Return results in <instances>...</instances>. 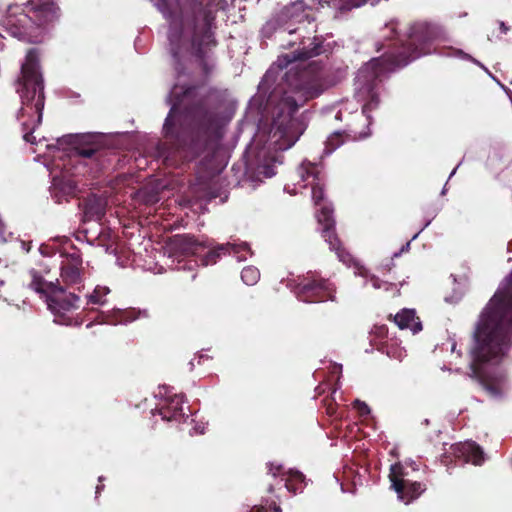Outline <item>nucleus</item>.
Returning <instances> with one entry per match:
<instances>
[{
    "label": "nucleus",
    "mask_w": 512,
    "mask_h": 512,
    "mask_svg": "<svg viewBox=\"0 0 512 512\" xmlns=\"http://www.w3.org/2000/svg\"><path fill=\"white\" fill-rule=\"evenodd\" d=\"M183 396L181 395H175L173 397V399L171 400V408L173 409L174 411V414H173V417L175 418L177 413H182L183 411V408H182V404H183Z\"/></svg>",
    "instance_id": "nucleus-22"
},
{
    "label": "nucleus",
    "mask_w": 512,
    "mask_h": 512,
    "mask_svg": "<svg viewBox=\"0 0 512 512\" xmlns=\"http://www.w3.org/2000/svg\"><path fill=\"white\" fill-rule=\"evenodd\" d=\"M512 327V298L499 292L482 312L474 333L471 348V368L477 377H483L481 365L497 364L507 349L505 341Z\"/></svg>",
    "instance_id": "nucleus-1"
},
{
    "label": "nucleus",
    "mask_w": 512,
    "mask_h": 512,
    "mask_svg": "<svg viewBox=\"0 0 512 512\" xmlns=\"http://www.w3.org/2000/svg\"><path fill=\"white\" fill-rule=\"evenodd\" d=\"M100 487H96V493H99Z\"/></svg>",
    "instance_id": "nucleus-43"
},
{
    "label": "nucleus",
    "mask_w": 512,
    "mask_h": 512,
    "mask_svg": "<svg viewBox=\"0 0 512 512\" xmlns=\"http://www.w3.org/2000/svg\"><path fill=\"white\" fill-rule=\"evenodd\" d=\"M198 433H203L204 432V428L201 429V427H198V430H197Z\"/></svg>",
    "instance_id": "nucleus-40"
},
{
    "label": "nucleus",
    "mask_w": 512,
    "mask_h": 512,
    "mask_svg": "<svg viewBox=\"0 0 512 512\" xmlns=\"http://www.w3.org/2000/svg\"><path fill=\"white\" fill-rule=\"evenodd\" d=\"M274 510L275 512H280V508L278 506H275Z\"/></svg>",
    "instance_id": "nucleus-42"
},
{
    "label": "nucleus",
    "mask_w": 512,
    "mask_h": 512,
    "mask_svg": "<svg viewBox=\"0 0 512 512\" xmlns=\"http://www.w3.org/2000/svg\"><path fill=\"white\" fill-rule=\"evenodd\" d=\"M501 27L506 30V28L504 27V23H501Z\"/></svg>",
    "instance_id": "nucleus-44"
},
{
    "label": "nucleus",
    "mask_w": 512,
    "mask_h": 512,
    "mask_svg": "<svg viewBox=\"0 0 512 512\" xmlns=\"http://www.w3.org/2000/svg\"><path fill=\"white\" fill-rule=\"evenodd\" d=\"M173 111L171 110V112L169 113V115L167 116L166 118V121H165V124H164V129L167 133H169L170 131V126H171V123H172V119H173Z\"/></svg>",
    "instance_id": "nucleus-27"
},
{
    "label": "nucleus",
    "mask_w": 512,
    "mask_h": 512,
    "mask_svg": "<svg viewBox=\"0 0 512 512\" xmlns=\"http://www.w3.org/2000/svg\"><path fill=\"white\" fill-rule=\"evenodd\" d=\"M43 79L38 67V57L35 51L27 53L21 67V77L18 81L17 92L21 98V108L18 119L25 131L24 139L34 143L32 132L41 123L44 107Z\"/></svg>",
    "instance_id": "nucleus-2"
},
{
    "label": "nucleus",
    "mask_w": 512,
    "mask_h": 512,
    "mask_svg": "<svg viewBox=\"0 0 512 512\" xmlns=\"http://www.w3.org/2000/svg\"><path fill=\"white\" fill-rule=\"evenodd\" d=\"M241 278L247 285H254L260 278L259 270L252 266L246 267L242 270Z\"/></svg>",
    "instance_id": "nucleus-18"
},
{
    "label": "nucleus",
    "mask_w": 512,
    "mask_h": 512,
    "mask_svg": "<svg viewBox=\"0 0 512 512\" xmlns=\"http://www.w3.org/2000/svg\"><path fill=\"white\" fill-rule=\"evenodd\" d=\"M354 406L361 415H366V414H369V412H370L369 407L364 402L357 400V401H355Z\"/></svg>",
    "instance_id": "nucleus-25"
},
{
    "label": "nucleus",
    "mask_w": 512,
    "mask_h": 512,
    "mask_svg": "<svg viewBox=\"0 0 512 512\" xmlns=\"http://www.w3.org/2000/svg\"><path fill=\"white\" fill-rule=\"evenodd\" d=\"M285 103L288 105V112H289V114H291L294 111H296L298 106H299L294 99H290V98H287L285 100Z\"/></svg>",
    "instance_id": "nucleus-26"
},
{
    "label": "nucleus",
    "mask_w": 512,
    "mask_h": 512,
    "mask_svg": "<svg viewBox=\"0 0 512 512\" xmlns=\"http://www.w3.org/2000/svg\"><path fill=\"white\" fill-rule=\"evenodd\" d=\"M371 283H372V286L375 288V289H379L381 288V282L379 279L375 278V277H372L370 279Z\"/></svg>",
    "instance_id": "nucleus-29"
},
{
    "label": "nucleus",
    "mask_w": 512,
    "mask_h": 512,
    "mask_svg": "<svg viewBox=\"0 0 512 512\" xmlns=\"http://www.w3.org/2000/svg\"><path fill=\"white\" fill-rule=\"evenodd\" d=\"M382 64V61L379 59L372 60L369 64L365 66L363 70H361L358 74V81L361 82V80L366 79L368 76L365 75L366 72H368L370 69L373 70V76H378L383 69L380 68V65Z\"/></svg>",
    "instance_id": "nucleus-19"
},
{
    "label": "nucleus",
    "mask_w": 512,
    "mask_h": 512,
    "mask_svg": "<svg viewBox=\"0 0 512 512\" xmlns=\"http://www.w3.org/2000/svg\"><path fill=\"white\" fill-rule=\"evenodd\" d=\"M3 228H4V224H3L2 220L0 219V236H2Z\"/></svg>",
    "instance_id": "nucleus-32"
},
{
    "label": "nucleus",
    "mask_w": 512,
    "mask_h": 512,
    "mask_svg": "<svg viewBox=\"0 0 512 512\" xmlns=\"http://www.w3.org/2000/svg\"><path fill=\"white\" fill-rule=\"evenodd\" d=\"M366 1L367 0H319L320 3H332L334 7L340 10H350L353 8L360 7Z\"/></svg>",
    "instance_id": "nucleus-16"
},
{
    "label": "nucleus",
    "mask_w": 512,
    "mask_h": 512,
    "mask_svg": "<svg viewBox=\"0 0 512 512\" xmlns=\"http://www.w3.org/2000/svg\"><path fill=\"white\" fill-rule=\"evenodd\" d=\"M357 96L360 101L364 102L362 109L365 114L377 104V93L371 84L361 87L357 92Z\"/></svg>",
    "instance_id": "nucleus-15"
},
{
    "label": "nucleus",
    "mask_w": 512,
    "mask_h": 512,
    "mask_svg": "<svg viewBox=\"0 0 512 512\" xmlns=\"http://www.w3.org/2000/svg\"><path fill=\"white\" fill-rule=\"evenodd\" d=\"M61 279L67 285H75L82 280V260L77 255H67L61 262Z\"/></svg>",
    "instance_id": "nucleus-8"
},
{
    "label": "nucleus",
    "mask_w": 512,
    "mask_h": 512,
    "mask_svg": "<svg viewBox=\"0 0 512 512\" xmlns=\"http://www.w3.org/2000/svg\"><path fill=\"white\" fill-rule=\"evenodd\" d=\"M102 214H103L102 210H100L99 212H97V218H99Z\"/></svg>",
    "instance_id": "nucleus-41"
},
{
    "label": "nucleus",
    "mask_w": 512,
    "mask_h": 512,
    "mask_svg": "<svg viewBox=\"0 0 512 512\" xmlns=\"http://www.w3.org/2000/svg\"><path fill=\"white\" fill-rule=\"evenodd\" d=\"M318 95V92H311L309 97L313 98Z\"/></svg>",
    "instance_id": "nucleus-37"
},
{
    "label": "nucleus",
    "mask_w": 512,
    "mask_h": 512,
    "mask_svg": "<svg viewBox=\"0 0 512 512\" xmlns=\"http://www.w3.org/2000/svg\"><path fill=\"white\" fill-rule=\"evenodd\" d=\"M120 319L116 323H128L137 318L134 311H119Z\"/></svg>",
    "instance_id": "nucleus-24"
},
{
    "label": "nucleus",
    "mask_w": 512,
    "mask_h": 512,
    "mask_svg": "<svg viewBox=\"0 0 512 512\" xmlns=\"http://www.w3.org/2000/svg\"><path fill=\"white\" fill-rule=\"evenodd\" d=\"M3 285V281H0V286Z\"/></svg>",
    "instance_id": "nucleus-45"
},
{
    "label": "nucleus",
    "mask_w": 512,
    "mask_h": 512,
    "mask_svg": "<svg viewBox=\"0 0 512 512\" xmlns=\"http://www.w3.org/2000/svg\"><path fill=\"white\" fill-rule=\"evenodd\" d=\"M387 354L389 357L401 361L406 356V351L400 347L390 346L389 349L387 350Z\"/></svg>",
    "instance_id": "nucleus-23"
},
{
    "label": "nucleus",
    "mask_w": 512,
    "mask_h": 512,
    "mask_svg": "<svg viewBox=\"0 0 512 512\" xmlns=\"http://www.w3.org/2000/svg\"><path fill=\"white\" fill-rule=\"evenodd\" d=\"M289 192L292 193V194H297L300 191H299V189L297 187H295L293 190H291V191L289 190Z\"/></svg>",
    "instance_id": "nucleus-33"
},
{
    "label": "nucleus",
    "mask_w": 512,
    "mask_h": 512,
    "mask_svg": "<svg viewBox=\"0 0 512 512\" xmlns=\"http://www.w3.org/2000/svg\"><path fill=\"white\" fill-rule=\"evenodd\" d=\"M487 388L489 389V391L492 393V394H495L496 392L494 391L493 388H491L489 385H487Z\"/></svg>",
    "instance_id": "nucleus-38"
},
{
    "label": "nucleus",
    "mask_w": 512,
    "mask_h": 512,
    "mask_svg": "<svg viewBox=\"0 0 512 512\" xmlns=\"http://www.w3.org/2000/svg\"><path fill=\"white\" fill-rule=\"evenodd\" d=\"M292 144H293V142H292V143H288L287 145H279V147H278V148H279V149H288L289 147H291V146H292Z\"/></svg>",
    "instance_id": "nucleus-31"
},
{
    "label": "nucleus",
    "mask_w": 512,
    "mask_h": 512,
    "mask_svg": "<svg viewBox=\"0 0 512 512\" xmlns=\"http://www.w3.org/2000/svg\"><path fill=\"white\" fill-rule=\"evenodd\" d=\"M92 154H93L92 150H83V151H81V155H83L84 157H90Z\"/></svg>",
    "instance_id": "nucleus-30"
},
{
    "label": "nucleus",
    "mask_w": 512,
    "mask_h": 512,
    "mask_svg": "<svg viewBox=\"0 0 512 512\" xmlns=\"http://www.w3.org/2000/svg\"><path fill=\"white\" fill-rule=\"evenodd\" d=\"M110 292L108 287L97 286L93 293L89 296L90 303L93 304H104V297Z\"/></svg>",
    "instance_id": "nucleus-20"
},
{
    "label": "nucleus",
    "mask_w": 512,
    "mask_h": 512,
    "mask_svg": "<svg viewBox=\"0 0 512 512\" xmlns=\"http://www.w3.org/2000/svg\"><path fill=\"white\" fill-rule=\"evenodd\" d=\"M407 63H408V61H402V62H397V65L398 66L406 65Z\"/></svg>",
    "instance_id": "nucleus-36"
},
{
    "label": "nucleus",
    "mask_w": 512,
    "mask_h": 512,
    "mask_svg": "<svg viewBox=\"0 0 512 512\" xmlns=\"http://www.w3.org/2000/svg\"><path fill=\"white\" fill-rule=\"evenodd\" d=\"M198 433H203L204 432V428L201 429V427H198V430H197Z\"/></svg>",
    "instance_id": "nucleus-39"
},
{
    "label": "nucleus",
    "mask_w": 512,
    "mask_h": 512,
    "mask_svg": "<svg viewBox=\"0 0 512 512\" xmlns=\"http://www.w3.org/2000/svg\"><path fill=\"white\" fill-rule=\"evenodd\" d=\"M158 9L164 14L168 15L171 10L177 6V0H153Z\"/></svg>",
    "instance_id": "nucleus-21"
},
{
    "label": "nucleus",
    "mask_w": 512,
    "mask_h": 512,
    "mask_svg": "<svg viewBox=\"0 0 512 512\" xmlns=\"http://www.w3.org/2000/svg\"><path fill=\"white\" fill-rule=\"evenodd\" d=\"M298 176L303 183L301 187L311 186L312 199L316 205L323 198V188L320 178V169L312 163H302L298 169Z\"/></svg>",
    "instance_id": "nucleus-7"
},
{
    "label": "nucleus",
    "mask_w": 512,
    "mask_h": 512,
    "mask_svg": "<svg viewBox=\"0 0 512 512\" xmlns=\"http://www.w3.org/2000/svg\"><path fill=\"white\" fill-rule=\"evenodd\" d=\"M29 5L39 25L48 23L58 16L59 8L54 0H31Z\"/></svg>",
    "instance_id": "nucleus-9"
},
{
    "label": "nucleus",
    "mask_w": 512,
    "mask_h": 512,
    "mask_svg": "<svg viewBox=\"0 0 512 512\" xmlns=\"http://www.w3.org/2000/svg\"><path fill=\"white\" fill-rule=\"evenodd\" d=\"M302 477H303V476H302V474H300V473H298V472H297V473H295V478H296V479L301 480V479H302Z\"/></svg>",
    "instance_id": "nucleus-35"
},
{
    "label": "nucleus",
    "mask_w": 512,
    "mask_h": 512,
    "mask_svg": "<svg viewBox=\"0 0 512 512\" xmlns=\"http://www.w3.org/2000/svg\"><path fill=\"white\" fill-rule=\"evenodd\" d=\"M394 322L400 329H410L413 333L422 330L421 322L413 309H402L394 316Z\"/></svg>",
    "instance_id": "nucleus-12"
},
{
    "label": "nucleus",
    "mask_w": 512,
    "mask_h": 512,
    "mask_svg": "<svg viewBox=\"0 0 512 512\" xmlns=\"http://www.w3.org/2000/svg\"><path fill=\"white\" fill-rule=\"evenodd\" d=\"M441 35V28L428 22H418L411 28L410 36L417 40H432Z\"/></svg>",
    "instance_id": "nucleus-13"
},
{
    "label": "nucleus",
    "mask_w": 512,
    "mask_h": 512,
    "mask_svg": "<svg viewBox=\"0 0 512 512\" xmlns=\"http://www.w3.org/2000/svg\"><path fill=\"white\" fill-rule=\"evenodd\" d=\"M453 451L456 457L474 465H480L484 460L481 448L474 442L458 443L453 446Z\"/></svg>",
    "instance_id": "nucleus-10"
},
{
    "label": "nucleus",
    "mask_w": 512,
    "mask_h": 512,
    "mask_svg": "<svg viewBox=\"0 0 512 512\" xmlns=\"http://www.w3.org/2000/svg\"><path fill=\"white\" fill-rule=\"evenodd\" d=\"M232 250L236 255L239 261L245 260L246 257L244 255H241L240 253L243 252H249V247L246 243H242L239 245L236 244H226V245H220L217 250H213L209 252L205 259H204V265L213 264L216 262V258L219 255V251H228Z\"/></svg>",
    "instance_id": "nucleus-14"
},
{
    "label": "nucleus",
    "mask_w": 512,
    "mask_h": 512,
    "mask_svg": "<svg viewBox=\"0 0 512 512\" xmlns=\"http://www.w3.org/2000/svg\"><path fill=\"white\" fill-rule=\"evenodd\" d=\"M29 275L31 277V282L29 284L30 288L37 293H45L48 284L45 282L43 277L34 269L30 270Z\"/></svg>",
    "instance_id": "nucleus-17"
},
{
    "label": "nucleus",
    "mask_w": 512,
    "mask_h": 512,
    "mask_svg": "<svg viewBox=\"0 0 512 512\" xmlns=\"http://www.w3.org/2000/svg\"><path fill=\"white\" fill-rule=\"evenodd\" d=\"M408 473L402 464L397 463L391 466L389 478L392 489L397 493L398 499L406 504L417 498L424 487L419 482H412L408 478Z\"/></svg>",
    "instance_id": "nucleus-3"
},
{
    "label": "nucleus",
    "mask_w": 512,
    "mask_h": 512,
    "mask_svg": "<svg viewBox=\"0 0 512 512\" xmlns=\"http://www.w3.org/2000/svg\"><path fill=\"white\" fill-rule=\"evenodd\" d=\"M80 298L75 294L54 296L47 299L48 308L55 315V321L59 324L71 325L67 316L69 312L79 307Z\"/></svg>",
    "instance_id": "nucleus-5"
},
{
    "label": "nucleus",
    "mask_w": 512,
    "mask_h": 512,
    "mask_svg": "<svg viewBox=\"0 0 512 512\" xmlns=\"http://www.w3.org/2000/svg\"><path fill=\"white\" fill-rule=\"evenodd\" d=\"M318 222L323 225V237L328 242L330 249L335 250L340 261L346 265H350L353 262L352 257L349 253L340 249V242L337 236L334 234L332 228L334 227V220L332 218V209L329 206H323L319 212H317Z\"/></svg>",
    "instance_id": "nucleus-4"
},
{
    "label": "nucleus",
    "mask_w": 512,
    "mask_h": 512,
    "mask_svg": "<svg viewBox=\"0 0 512 512\" xmlns=\"http://www.w3.org/2000/svg\"><path fill=\"white\" fill-rule=\"evenodd\" d=\"M355 267H356L355 274L361 275V276H366V271L363 267L359 266L357 263H355Z\"/></svg>",
    "instance_id": "nucleus-28"
},
{
    "label": "nucleus",
    "mask_w": 512,
    "mask_h": 512,
    "mask_svg": "<svg viewBox=\"0 0 512 512\" xmlns=\"http://www.w3.org/2000/svg\"><path fill=\"white\" fill-rule=\"evenodd\" d=\"M169 40L171 41V43L174 42V34L172 32L169 34Z\"/></svg>",
    "instance_id": "nucleus-34"
},
{
    "label": "nucleus",
    "mask_w": 512,
    "mask_h": 512,
    "mask_svg": "<svg viewBox=\"0 0 512 512\" xmlns=\"http://www.w3.org/2000/svg\"><path fill=\"white\" fill-rule=\"evenodd\" d=\"M299 293L305 302L333 300V289L330 283L323 280H304L299 284Z\"/></svg>",
    "instance_id": "nucleus-6"
},
{
    "label": "nucleus",
    "mask_w": 512,
    "mask_h": 512,
    "mask_svg": "<svg viewBox=\"0 0 512 512\" xmlns=\"http://www.w3.org/2000/svg\"><path fill=\"white\" fill-rule=\"evenodd\" d=\"M200 246L201 243L197 242L194 237L190 235H175L168 243L170 252L180 254H193Z\"/></svg>",
    "instance_id": "nucleus-11"
}]
</instances>
